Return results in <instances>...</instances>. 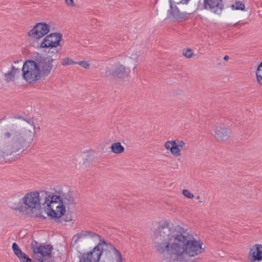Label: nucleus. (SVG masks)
Here are the masks:
<instances>
[{
  "mask_svg": "<svg viewBox=\"0 0 262 262\" xmlns=\"http://www.w3.org/2000/svg\"><path fill=\"white\" fill-rule=\"evenodd\" d=\"M87 235L94 238V240L96 241L99 242V243H102V242H101L100 236L96 233H92V232H88L87 234Z\"/></svg>",
  "mask_w": 262,
  "mask_h": 262,
  "instance_id": "nucleus-25",
  "label": "nucleus"
},
{
  "mask_svg": "<svg viewBox=\"0 0 262 262\" xmlns=\"http://www.w3.org/2000/svg\"><path fill=\"white\" fill-rule=\"evenodd\" d=\"M176 1V2L172 0L169 1L170 4V9L168 10L167 17L172 18L176 20L184 18L188 13L180 11L177 6L174 4V3H177V5L181 4H187L190 0ZM188 14H190V13H189Z\"/></svg>",
  "mask_w": 262,
  "mask_h": 262,
  "instance_id": "nucleus-10",
  "label": "nucleus"
},
{
  "mask_svg": "<svg viewBox=\"0 0 262 262\" xmlns=\"http://www.w3.org/2000/svg\"><path fill=\"white\" fill-rule=\"evenodd\" d=\"M155 248L165 262H186L189 257L201 254L202 242L196 240L187 229L160 223L154 231Z\"/></svg>",
  "mask_w": 262,
  "mask_h": 262,
  "instance_id": "nucleus-1",
  "label": "nucleus"
},
{
  "mask_svg": "<svg viewBox=\"0 0 262 262\" xmlns=\"http://www.w3.org/2000/svg\"><path fill=\"white\" fill-rule=\"evenodd\" d=\"M50 192L46 191L27 193L21 200L23 205L19 210L28 216L45 219L46 217L41 214V206L50 216Z\"/></svg>",
  "mask_w": 262,
  "mask_h": 262,
  "instance_id": "nucleus-3",
  "label": "nucleus"
},
{
  "mask_svg": "<svg viewBox=\"0 0 262 262\" xmlns=\"http://www.w3.org/2000/svg\"><path fill=\"white\" fill-rule=\"evenodd\" d=\"M101 255L103 257V262H126L120 251L104 241L92 251L80 255L79 262H98Z\"/></svg>",
  "mask_w": 262,
  "mask_h": 262,
  "instance_id": "nucleus-4",
  "label": "nucleus"
},
{
  "mask_svg": "<svg viewBox=\"0 0 262 262\" xmlns=\"http://www.w3.org/2000/svg\"><path fill=\"white\" fill-rule=\"evenodd\" d=\"M224 8L222 0H203L202 5L199 4L198 5V9L207 10L211 11L215 14H220L222 13Z\"/></svg>",
  "mask_w": 262,
  "mask_h": 262,
  "instance_id": "nucleus-11",
  "label": "nucleus"
},
{
  "mask_svg": "<svg viewBox=\"0 0 262 262\" xmlns=\"http://www.w3.org/2000/svg\"><path fill=\"white\" fill-rule=\"evenodd\" d=\"M76 64H78L83 68L88 69L90 68V64L86 61L83 60V61H79L76 62Z\"/></svg>",
  "mask_w": 262,
  "mask_h": 262,
  "instance_id": "nucleus-27",
  "label": "nucleus"
},
{
  "mask_svg": "<svg viewBox=\"0 0 262 262\" xmlns=\"http://www.w3.org/2000/svg\"><path fill=\"white\" fill-rule=\"evenodd\" d=\"M259 15L261 16L262 17V14L261 15L260 14H259Z\"/></svg>",
  "mask_w": 262,
  "mask_h": 262,
  "instance_id": "nucleus-33",
  "label": "nucleus"
},
{
  "mask_svg": "<svg viewBox=\"0 0 262 262\" xmlns=\"http://www.w3.org/2000/svg\"><path fill=\"white\" fill-rule=\"evenodd\" d=\"M164 147L176 157L181 156V150L187 148L186 143L180 140L167 141L164 143Z\"/></svg>",
  "mask_w": 262,
  "mask_h": 262,
  "instance_id": "nucleus-12",
  "label": "nucleus"
},
{
  "mask_svg": "<svg viewBox=\"0 0 262 262\" xmlns=\"http://www.w3.org/2000/svg\"><path fill=\"white\" fill-rule=\"evenodd\" d=\"M79 236L78 235H75L73 238V239L75 240V243H76V242L79 240Z\"/></svg>",
  "mask_w": 262,
  "mask_h": 262,
  "instance_id": "nucleus-29",
  "label": "nucleus"
},
{
  "mask_svg": "<svg viewBox=\"0 0 262 262\" xmlns=\"http://www.w3.org/2000/svg\"><path fill=\"white\" fill-rule=\"evenodd\" d=\"M130 70L119 62L110 64L106 67L104 75L116 78L124 79L128 77Z\"/></svg>",
  "mask_w": 262,
  "mask_h": 262,
  "instance_id": "nucleus-8",
  "label": "nucleus"
},
{
  "mask_svg": "<svg viewBox=\"0 0 262 262\" xmlns=\"http://www.w3.org/2000/svg\"><path fill=\"white\" fill-rule=\"evenodd\" d=\"M55 59L49 57H41L35 60L41 78L48 76L54 67Z\"/></svg>",
  "mask_w": 262,
  "mask_h": 262,
  "instance_id": "nucleus-9",
  "label": "nucleus"
},
{
  "mask_svg": "<svg viewBox=\"0 0 262 262\" xmlns=\"http://www.w3.org/2000/svg\"><path fill=\"white\" fill-rule=\"evenodd\" d=\"M256 76L258 83L262 85V62L257 67Z\"/></svg>",
  "mask_w": 262,
  "mask_h": 262,
  "instance_id": "nucleus-22",
  "label": "nucleus"
},
{
  "mask_svg": "<svg viewBox=\"0 0 262 262\" xmlns=\"http://www.w3.org/2000/svg\"><path fill=\"white\" fill-rule=\"evenodd\" d=\"M32 128L26 126L20 129L12 127L2 131L0 136V162H5L6 156L30 146L34 138Z\"/></svg>",
  "mask_w": 262,
  "mask_h": 262,
  "instance_id": "nucleus-2",
  "label": "nucleus"
},
{
  "mask_svg": "<svg viewBox=\"0 0 262 262\" xmlns=\"http://www.w3.org/2000/svg\"><path fill=\"white\" fill-rule=\"evenodd\" d=\"M12 249L21 262H32L31 259L20 250L16 243L12 244Z\"/></svg>",
  "mask_w": 262,
  "mask_h": 262,
  "instance_id": "nucleus-18",
  "label": "nucleus"
},
{
  "mask_svg": "<svg viewBox=\"0 0 262 262\" xmlns=\"http://www.w3.org/2000/svg\"><path fill=\"white\" fill-rule=\"evenodd\" d=\"M230 8L232 10H245V6L243 2L236 1L234 3L230 6Z\"/></svg>",
  "mask_w": 262,
  "mask_h": 262,
  "instance_id": "nucleus-21",
  "label": "nucleus"
},
{
  "mask_svg": "<svg viewBox=\"0 0 262 262\" xmlns=\"http://www.w3.org/2000/svg\"><path fill=\"white\" fill-rule=\"evenodd\" d=\"M76 61H74L72 59L69 57L63 58L61 60V64L63 66H67L69 65L76 64Z\"/></svg>",
  "mask_w": 262,
  "mask_h": 262,
  "instance_id": "nucleus-23",
  "label": "nucleus"
},
{
  "mask_svg": "<svg viewBox=\"0 0 262 262\" xmlns=\"http://www.w3.org/2000/svg\"><path fill=\"white\" fill-rule=\"evenodd\" d=\"M195 199H197V200L199 199H200V196H199V195L196 196Z\"/></svg>",
  "mask_w": 262,
  "mask_h": 262,
  "instance_id": "nucleus-32",
  "label": "nucleus"
},
{
  "mask_svg": "<svg viewBox=\"0 0 262 262\" xmlns=\"http://www.w3.org/2000/svg\"><path fill=\"white\" fill-rule=\"evenodd\" d=\"M111 151L116 154L122 153L124 151V147L120 142H115L112 144L111 146Z\"/></svg>",
  "mask_w": 262,
  "mask_h": 262,
  "instance_id": "nucleus-20",
  "label": "nucleus"
},
{
  "mask_svg": "<svg viewBox=\"0 0 262 262\" xmlns=\"http://www.w3.org/2000/svg\"><path fill=\"white\" fill-rule=\"evenodd\" d=\"M62 40V35L60 33H52L47 36L40 43L42 48H56L60 46V42Z\"/></svg>",
  "mask_w": 262,
  "mask_h": 262,
  "instance_id": "nucleus-15",
  "label": "nucleus"
},
{
  "mask_svg": "<svg viewBox=\"0 0 262 262\" xmlns=\"http://www.w3.org/2000/svg\"><path fill=\"white\" fill-rule=\"evenodd\" d=\"M182 193L184 196L188 199H192L194 198V195L187 189L183 190Z\"/></svg>",
  "mask_w": 262,
  "mask_h": 262,
  "instance_id": "nucleus-26",
  "label": "nucleus"
},
{
  "mask_svg": "<svg viewBox=\"0 0 262 262\" xmlns=\"http://www.w3.org/2000/svg\"><path fill=\"white\" fill-rule=\"evenodd\" d=\"M183 55L187 58H190L192 56L193 52L190 49L183 50L182 51Z\"/></svg>",
  "mask_w": 262,
  "mask_h": 262,
  "instance_id": "nucleus-24",
  "label": "nucleus"
},
{
  "mask_svg": "<svg viewBox=\"0 0 262 262\" xmlns=\"http://www.w3.org/2000/svg\"><path fill=\"white\" fill-rule=\"evenodd\" d=\"M19 73L20 70L19 69L16 68L14 66H12L11 71L5 74L6 80L7 82L13 81L15 76L18 75Z\"/></svg>",
  "mask_w": 262,
  "mask_h": 262,
  "instance_id": "nucleus-19",
  "label": "nucleus"
},
{
  "mask_svg": "<svg viewBox=\"0 0 262 262\" xmlns=\"http://www.w3.org/2000/svg\"><path fill=\"white\" fill-rule=\"evenodd\" d=\"M33 257L37 262H50L51 253L53 250L51 245H41L36 242L31 244Z\"/></svg>",
  "mask_w": 262,
  "mask_h": 262,
  "instance_id": "nucleus-6",
  "label": "nucleus"
},
{
  "mask_svg": "<svg viewBox=\"0 0 262 262\" xmlns=\"http://www.w3.org/2000/svg\"><path fill=\"white\" fill-rule=\"evenodd\" d=\"M50 31V26L46 23H38L28 33L29 36L33 39H39Z\"/></svg>",
  "mask_w": 262,
  "mask_h": 262,
  "instance_id": "nucleus-14",
  "label": "nucleus"
},
{
  "mask_svg": "<svg viewBox=\"0 0 262 262\" xmlns=\"http://www.w3.org/2000/svg\"><path fill=\"white\" fill-rule=\"evenodd\" d=\"M224 59L225 60L227 61L229 59V56H227V55L225 56L224 57Z\"/></svg>",
  "mask_w": 262,
  "mask_h": 262,
  "instance_id": "nucleus-30",
  "label": "nucleus"
},
{
  "mask_svg": "<svg viewBox=\"0 0 262 262\" xmlns=\"http://www.w3.org/2000/svg\"><path fill=\"white\" fill-rule=\"evenodd\" d=\"M66 4L70 7H75L74 0H65Z\"/></svg>",
  "mask_w": 262,
  "mask_h": 262,
  "instance_id": "nucleus-28",
  "label": "nucleus"
},
{
  "mask_svg": "<svg viewBox=\"0 0 262 262\" xmlns=\"http://www.w3.org/2000/svg\"><path fill=\"white\" fill-rule=\"evenodd\" d=\"M139 52L135 49H129L126 56V62L129 66H134L133 70L135 71L137 66L139 58Z\"/></svg>",
  "mask_w": 262,
  "mask_h": 262,
  "instance_id": "nucleus-16",
  "label": "nucleus"
},
{
  "mask_svg": "<svg viewBox=\"0 0 262 262\" xmlns=\"http://www.w3.org/2000/svg\"><path fill=\"white\" fill-rule=\"evenodd\" d=\"M28 123H29V124H31V125H32V126H33V125L34 122H33V121H28Z\"/></svg>",
  "mask_w": 262,
  "mask_h": 262,
  "instance_id": "nucleus-31",
  "label": "nucleus"
},
{
  "mask_svg": "<svg viewBox=\"0 0 262 262\" xmlns=\"http://www.w3.org/2000/svg\"><path fill=\"white\" fill-rule=\"evenodd\" d=\"M249 258L251 261L262 260V245L255 244L250 248Z\"/></svg>",
  "mask_w": 262,
  "mask_h": 262,
  "instance_id": "nucleus-17",
  "label": "nucleus"
},
{
  "mask_svg": "<svg viewBox=\"0 0 262 262\" xmlns=\"http://www.w3.org/2000/svg\"><path fill=\"white\" fill-rule=\"evenodd\" d=\"M50 194L51 213H50V217L57 219L62 217V220L65 222L72 221L71 215L66 214V205L75 203V200L71 192H68L56 195L50 192Z\"/></svg>",
  "mask_w": 262,
  "mask_h": 262,
  "instance_id": "nucleus-5",
  "label": "nucleus"
},
{
  "mask_svg": "<svg viewBox=\"0 0 262 262\" xmlns=\"http://www.w3.org/2000/svg\"><path fill=\"white\" fill-rule=\"evenodd\" d=\"M22 71L24 79L29 83H32L41 79L37 63L34 60H29L25 61Z\"/></svg>",
  "mask_w": 262,
  "mask_h": 262,
  "instance_id": "nucleus-7",
  "label": "nucleus"
},
{
  "mask_svg": "<svg viewBox=\"0 0 262 262\" xmlns=\"http://www.w3.org/2000/svg\"><path fill=\"white\" fill-rule=\"evenodd\" d=\"M214 138L219 142H223L231 136L229 129L223 124H215L213 126Z\"/></svg>",
  "mask_w": 262,
  "mask_h": 262,
  "instance_id": "nucleus-13",
  "label": "nucleus"
}]
</instances>
